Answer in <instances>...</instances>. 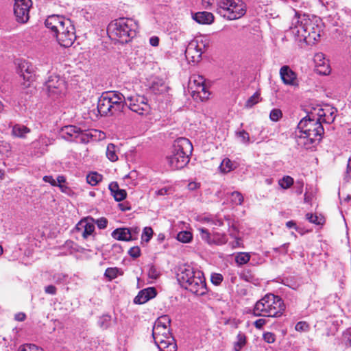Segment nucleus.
<instances>
[{
    "label": "nucleus",
    "mask_w": 351,
    "mask_h": 351,
    "mask_svg": "<svg viewBox=\"0 0 351 351\" xmlns=\"http://www.w3.org/2000/svg\"><path fill=\"white\" fill-rule=\"evenodd\" d=\"M282 117V112L281 110L278 108H274L271 110L269 114V118L272 121H278Z\"/></svg>",
    "instance_id": "nucleus-47"
},
{
    "label": "nucleus",
    "mask_w": 351,
    "mask_h": 351,
    "mask_svg": "<svg viewBox=\"0 0 351 351\" xmlns=\"http://www.w3.org/2000/svg\"><path fill=\"white\" fill-rule=\"evenodd\" d=\"M45 25L56 36L58 43L64 47H71L76 39L75 29L72 21L62 15L49 16Z\"/></svg>",
    "instance_id": "nucleus-2"
},
{
    "label": "nucleus",
    "mask_w": 351,
    "mask_h": 351,
    "mask_svg": "<svg viewBox=\"0 0 351 351\" xmlns=\"http://www.w3.org/2000/svg\"><path fill=\"white\" fill-rule=\"evenodd\" d=\"M153 230L150 227H145L143 230L142 240L148 242L152 237Z\"/></svg>",
    "instance_id": "nucleus-48"
},
{
    "label": "nucleus",
    "mask_w": 351,
    "mask_h": 351,
    "mask_svg": "<svg viewBox=\"0 0 351 351\" xmlns=\"http://www.w3.org/2000/svg\"><path fill=\"white\" fill-rule=\"evenodd\" d=\"M77 138V142H81L84 143H88L90 140L96 139L97 134H99V138H103L104 137V133L97 130H87V131H83L80 130Z\"/></svg>",
    "instance_id": "nucleus-25"
},
{
    "label": "nucleus",
    "mask_w": 351,
    "mask_h": 351,
    "mask_svg": "<svg viewBox=\"0 0 351 351\" xmlns=\"http://www.w3.org/2000/svg\"><path fill=\"white\" fill-rule=\"evenodd\" d=\"M171 319L168 315H163L157 319L155 322L153 330L152 337L160 338L161 335H169L170 332Z\"/></svg>",
    "instance_id": "nucleus-17"
},
{
    "label": "nucleus",
    "mask_w": 351,
    "mask_h": 351,
    "mask_svg": "<svg viewBox=\"0 0 351 351\" xmlns=\"http://www.w3.org/2000/svg\"><path fill=\"white\" fill-rule=\"evenodd\" d=\"M297 129L302 131L303 133L313 136L321 141L322 136L324 133V129L319 122V119H316L311 112L304 117L298 124Z\"/></svg>",
    "instance_id": "nucleus-8"
},
{
    "label": "nucleus",
    "mask_w": 351,
    "mask_h": 351,
    "mask_svg": "<svg viewBox=\"0 0 351 351\" xmlns=\"http://www.w3.org/2000/svg\"><path fill=\"white\" fill-rule=\"evenodd\" d=\"M237 341L234 343V350L240 351L246 343L245 336L243 333L240 332L237 335Z\"/></svg>",
    "instance_id": "nucleus-42"
},
{
    "label": "nucleus",
    "mask_w": 351,
    "mask_h": 351,
    "mask_svg": "<svg viewBox=\"0 0 351 351\" xmlns=\"http://www.w3.org/2000/svg\"><path fill=\"white\" fill-rule=\"evenodd\" d=\"M123 272H120V270L117 267H108L106 269L104 276L110 280L114 279L119 274H122Z\"/></svg>",
    "instance_id": "nucleus-38"
},
{
    "label": "nucleus",
    "mask_w": 351,
    "mask_h": 351,
    "mask_svg": "<svg viewBox=\"0 0 351 351\" xmlns=\"http://www.w3.org/2000/svg\"><path fill=\"white\" fill-rule=\"evenodd\" d=\"M95 223L99 229H104L107 226L108 220L105 217H101L97 220H95Z\"/></svg>",
    "instance_id": "nucleus-53"
},
{
    "label": "nucleus",
    "mask_w": 351,
    "mask_h": 351,
    "mask_svg": "<svg viewBox=\"0 0 351 351\" xmlns=\"http://www.w3.org/2000/svg\"><path fill=\"white\" fill-rule=\"evenodd\" d=\"M343 340L347 346H351V330L347 331L343 334Z\"/></svg>",
    "instance_id": "nucleus-59"
},
{
    "label": "nucleus",
    "mask_w": 351,
    "mask_h": 351,
    "mask_svg": "<svg viewBox=\"0 0 351 351\" xmlns=\"http://www.w3.org/2000/svg\"><path fill=\"white\" fill-rule=\"evenodd\" d=\"M33 67L29 65L27 62H23L19 66L20 76L22 77L25 81L30 82L33 80Z\"/></svg>",
    "instance_id": "nucleus-31"
},
{
    "label": "nucleus",
    "mask_w": 351,
    "mask_h": 351,
    "mask_svg": "<svg viewBox=\"0 0 351 351\" xmlns=\"http://www.w3.org/2000/svg\"><path fill=\"white\" fill-rule=\"evenodd\" d=\"M223 276L218 273H213L211 274L210 280L215 285H219L223 281Z\"/></svg>",
    "instance_id": "nucleus-50"
},
{
    "label": "nucleus",
    "mask_w": 351,
    "mask_h": 351,
    "mask_svg": "<svg viewBox=\"0 0 351 351\" xmlns=\"http://www.w3.org/2000/svg\"><path fill=\"white\" fill-rule=\"evenodd\" d=\"M14 14L16 21L21 23H27L29 20V9L32 7L31 0H14Z\"/></svg>",
    "instance_id": "nucleus-14"
},
{
    "label": "nucleus",
    "mask_w": 351,
    "mask_h": 351,
    "mask_svg": "<svg viewBox=\"0 0 351 351\" xmlns=\"http://www.w3.org/2000/svg\"><path fill=\"white\" fill-rule=\"evenodd\" d=\"M156 290L154 287H148L140 291L138 295L134 298L135 304H143L156 295Z\"/></svg>",
    "instance_id": "nucleus-23"
},
{
    "label": "nucleus",
    "mask_w": 351,
    "mask_h": 351,
    "mask_svg": "<svg viewBox=\"0 0 351 351\" xmlns=\"http://www.w3.org/2000/svg\"><path fill=\"white\" fill-rule=\"evenodd\" d=\"M149 44L153 47H157L159 45V38L158 36H152L149 38Z\"/></svg>",
    "instance_id": "nucleus-62"
},
{
    "label": "nucleus",
    "mask_w": 351,
    "mask_h": 351,
    "mask_svg": "<svg viewBox=\"0 0 351 351\" xmlns=\"http://www.w3.org/2000/svg\"><path fill=\"white\" fill-rule=\"evenodd\" d=\"M138 25L131 18H119L112 21L108 26V32L119 43H127L136 35Z\"/></svg>",
    "instance_id": "nucleus-6"
},
{
    "label": "nucleus",
    "mask_w": 351,
    "mask_h": 351,
    "mask_svg": "<svg viewBox=\"0 0 351 351\" xmlns=\"http://www.w3.org/2000/svg\"><path fill=\"white\" fill-rule=\"evenodd\" d=\"M350 178H351V158H350L348 161L346 175L345 179L346 180V181H348Z\"/></svg>",
    "instance_id": "nucleus-61"
},
{
    "label": "nucleus",
    "mask_w": 351,
    "mask_h": 351,
    "mask_svg": "<svg viewBox=\"0 0 351 351\" xmlns=\"http://www.w3.org/2000/svg\"><path fill=\"white\" fill-rule=\"evenodd\" d=\"M45 86L48 95L52 97H56L63 94L66 90L64 80L56 75L49 76Z\"/></svg>",
    "instance_id": "nucleus-13"
},
{
    "label": "nucleus",
    "mask_w": 351,
    "mask_h": 351,
    "mask_svg": "<svg viewBox=\"0 0 351 351\" xmlns=\"http://www.w3.org/2000/svg\"><path fill=\"white\" fill-rule=\"evenodd\" d=\"M193 19L199 24H211L214 21L213 14L206 11L195 13Z\"/></svg>",
    "instance_id": "nucleus-30"
},
{
    "label": "nucleus",
    "mask_w": 351,
    "mask_h": 351,
    "mask_svg": "<svg viewBox=\"0 0 351 351\" xmlns=\"http://www.w3.org/2000/svg\"><path fill=\"white\" fill-rule=\"evenodd\" d=\"M250 259V256L248 253L240 252L235 257V261L239 265L246 264Z\"/></svg>",
    "instance_id": "nucleus-41"
},
{
    "label": "nucleus",
    "mask_w": 351,
    "mask_h": 351,
    "mask_svg": "<svg viewBox=\"0 0 351 351\" xmlns=\"http://www.w3.org/2000/svg\"><path fill=\"white\" fill-rule=\"evenodd\" d=\"M201 238L210 245H221L227 243L228 238L225 234L215 232L210 234L204 228H199Z\"/></svg>",
    "instance_id": "nucleus-16"
},
{
    "label": "nucleus",
    "mask_w": 351,
    "mask_h": 351,
    "mask_svg": "<svg viewBox=\"0 0 351 351\" xmlns=\"http://www.w3.org/2000/svg\"><path fill=\"white\" fill-rule=\"evenodd\" d=\"M107 92L103 93L97 102V110L101 116L113 115Z\"/></svg>",
    "instance_id": "nucleus-22"
},
{
    "label": "nucleus",
    "mask_w": 351,
    "mask_h": 351,
    "mask_svg": "<svg viewBox=\"0 0 351 351\" xmlns=\"http://www.w3.org/2000/svg\"><path fill=\"white\" fill-rule=\"evenodd\" d=\"M43 180L45 182H48L51 184V186H57V182L53 179V178L51 176H45L43 177Z\"/></svg>",
    "instance_id": "nucleus-57"
},
{
    "label": "nucleus",
    "mask_w": 351,
    "mask_h": 351,
    "mask_svg": "<svg viewBox=\"0 0 351 351\" xmlns=\"http://www.w3.org/2000/svg\"><path fill=\"white\" fill-rule=\"evenodd\" d=\"M111 317L108 315H103L98 321L99 326L103 329L108 328L110 325Z\"/></svg>",
    "instance_id": "nucleus-44"
},
{
    "label": "nucleus",
    "mask_w": 351,
    "mask_h": 351,
    "mask_svg": "<svg viewBox=\"0 0 351 351\" xmlns=\"http://www.w3.org/2000/svg\"><path fill=\"white\" fill-rule=\"evenodd\" d=\"M234 168V163L228 158H224L219 166L220 171L223 173H228Z\"/></svg>",
    "instance_id": "nucleus-34"
},
{
    "label": "nucleus",
    "mask_w": 351,
    "mask_h": 351,
    "mask_svg": "<svg viewBox=\"0 0 351 351\" xmlns=\"http://www.w3.org/2000/svg\"><path fill=\"white\" fill-rule=\"evenodd\" d=\"M56 291H57V289L53 285H48V286L45 287V292L47 294L56 295Z\"/></svg>",
    "instance_id": "nucleus-56"
},
{
    "label": "nucleus",
    "mask_w": 351,
    "mask_h": 351,
    "mask_svg": "<svg viewBox=\"0 0 351 351\" xmlns=\"http://www.w3.org/2000/svg\"><path fill=\"white\" fill-rule=\"evenodd\" d=\"M294 183L293 178L289 176H285L278 180V184L283 189L290 188Z\"/></svg>",
    "instance_id": "nucleus-37"
},
{
    "label": "nucleus",
    "mask_w": 351,
    "mask_h": 351,
    "mask_svg": "<svg viewBox=\"0 0 351 351\" xmlns=\"http://www.w3.org/2000/svg\"><path fill=\"white\" fill-rule=\"evenodd\" d=\"M80 128L75 125H66L62 128L61 135L63 138L69 141H77Z\"/></svg>",
    "instance_id": "nucleus-26"
},
{
    "label": "nucleus",
    "mask_w": 351,
    "mask_h": 351,
    "mask_svg": "<svg viewBox=\"0 0 351 351\" xmlns=\"http://www.w3.org/2000/svg\"><path fill=\"white\" fill-rule=\"evenodd\" d=\"M235 135L240 140L241 143L245 145H249L254 141V139L252 140L249 133L244 130L236 131Z\"/></svg>",
    "instance_id": "nucleus-33"
},
{
    "label": "nucleus",
    "mask_w": 351,
    "mask_h": 351,
    "mask_svg": "<svg viewBox=\"0 0 351 351\" xmlns=\"http://www.w3.org/2000/svg\"><path fill=\"white\" fill-rule=\"evenodd\" d=\"M192 151L193 145L189 139L178 138L166 156L168 165L173 170L182 169L189 163Z\"/></svg>",
    "instance_id": "nucleus-4"
},
{
    "label": "nucleus",
    "mask_w": 351,
    "mask_h": 351,
    "mask_svg": "<svg viewBox=\"0 0 351 351\" xmlns=\"http://www.w3.org/2000/svg\"><path fill=\"white\" fill-rule=\"evenodd\" d=\"M315 63L316 71L322 75H328L330 72V69L328 64V61L325 59L324 55L322 53H317L314 57Z\"/></svg>",
    "instance_id": "nucleus-24"
},
{
    "label": "nucleus",
    "mask_w": 351,
    "mask_h": 351,
    "mask_svg": "<svg viewBox=\"0 0 351 351\" xmlns=\"http://www.w3.org/2000/svg\"><path fill=\"white\" fill-rule=\"evenodd\" d=\"M295 138L298 146L308 149L315 147L320 141L310 136L309 134H304L302 131L296 129Z\"/></svg>",
    "instance_id": "nucleus-20"
},
{
    "label": "nucleus",
    "mask_w": 351,
    "mask_h": 351,
    "mask_svg": "<svg viewBox=\"0 0 351 351\" xmlns=\"http://www.w3.org/2000/svg\"><path fill=\"white\" fill-rule=\"evenodd\" d=\"M306 219L311 223L316 224V225H321L323 224L324 222V219L322 217H319L316 215H313L312 213H307L306 215Z\"/></svg>",
    "instance_id": "nucleus-40"
},
{
    "label": "nucleus",
    "mask_w": 351,
    "mask_h": 351,
    "mask_svg": "<svg viewBox=\"0 0 351 351\" xmlns=\"http://www.w3.org/2000/svg\"><path fill=\"white\" fill-rule=\"evenodd\" d=\"M263 339L269 343H274L276 340L275 335L270 332H267L263 334Z\"/></svg>",
    "instance_id": "nucleus-54"
},
{
    "label": "nucleus",
    "mask_w": 351,
    "mask_h": 351,
    "mask_svg": "<svg viewBox=\"0 0 351 351\" xmlns=\"http://www.w3.org/2000/svg\"><path fill=\"white\" fill-rule=\"evenodd\" d=\"M160 276V272L154 265H151L148 271V276L152 279H157Z\"/></svg>",
    "instance_id": "nucleus-49"
},
{
    "label": "nucleus",
    "mask_w": 351,
    "mask_h": 351,
    "mask_svg": "<svg viewBox=\"0 0 351 351\" xmlns=\"http://www.w3.org/2000/svg\"><path fill=\"white\" fill-rule=\"evenodd\" d=\"M31 130L22 124H15L12 128V135L14 137L25 138L27 134L30 133Z\"/></svg>",
    "instance_id": "nucleus-32"
},
{
    "label": "nucleus",
    "mask_w": 351,
    "mask_h": 351,
    "mask_svg": "<svg viewBox=\"0 0 351 351\" xmlns=\"http://www.w3.org/2000/svg\"><path fill=\"white\" fill-rule=\"evenodd\" d=\"M289 245V243H284L278 247L274 248V251L277 253H281V254H285L287 253V249H288Z\"/></svg>",
    "instance_id": "nucleus-55"
},
{
    "label": "nucleus",
    "mask_w": 351,
    "mask_h": 351,
    "mask_svg": "<svg viewBox=\"0 0 351 351\" xmlns=\"http://www.w3.org/2000/svg\"><path fill=\"white\" fill-rule=\"evenodd\" d=\"M106 156L112 162H115L118 160V156L116 153V147L114 144H108L106 149Z\"/></svg>",
    "instance_id": "nucleus-36"
},
{
    "label": "nucleus",
    "mask_w": 351,
    "mask_h": 351,
    "mask_svg": "<svg viewBox=\"0 0 351 351\" xmlns=\"http://www.w3.org/2000/svg\"><path fill=\"white\" fill-rule=\"evenodd\" d=\"M154 343L159 351H176L177 345L171 332L169 335H161L160 338L154 337Z\"/></svg>",
    "instance_id": "nucleus-18"
},
{
    "label": "nucleus",
    "mask_w": 351,
    "mask_h": 351,
    "mask_svg": "<svg viewBox=\"0 0 351 351\" xmlns=\"http://www.w3.org/2000/svg\"><path fill=\"white\" fill-rule=\"evenodd\" d=\"M177 280L182 287L197 295H204L208 291L203 272L189 265L180 267Z\"/></svg>",
    "instance_id": "nucleus-3"
},
{
    "label": "nucleus",
    "mask_w": 351,
    "mask_h": 351,
    "mask_svg": "<svg viewBox=\"0 0 351 351\" xmlns=\"http://www.w3.org/2000/svg\"><path fill=\"white\" fill-rule=\"evenodd\" d=\"M18 351H44V350L34 344L27 343L21 346Z\"/></svg>",
    "instance_id": "nucleus-45"
},
{
    "label": "nucleus",
    "mask_w": 351,
    "mask_h": 351,
    "mask_svg": "<svg viewBox=\"0 0 351 351\" xmlns=\"http://www.w3.org/2000/svg\"><path fill=\"white\" fill-rule=\"evenodd\" d=\"M295 329L299 332H306L309 329V325L307 322L301 321L296 324Z\"/></svg>",
    "instance_id": "nucleus-51"
},
{
    "label": "nucleus",
    "mask_w": 351,
    "mask_h": 351,
    "mask_svg": "<svg viewBox=\"0 0 351 351\" xmlns=\"http://www.w3.org/2000/svg\"><path fill=\"white\" fill-rule=\"evenodd\" d=\"M286 226L288 228H294L295 230L298 231V227L297 226L295 222L294 221H289L286 223Z\"/></svg>",
    "instance_id": "nucleus-64"
},
{
    "label": "nucleus",
    "mask_w": 351,
    "mask_h": 351,
    "mask_svg": "<svg viewBox=\"0 0 351 351\" xmlns=\"http://www.w3.org/2000/svg\"><path fill=\"white\" fill-rule=\"evenodd\" d=\"M101 180L102 176L97 172H91L86 176V181L91 186H96Z\"/></svg>",
    "instance_id": "nucleus-35"
},
{
    "label": "nucleus",
    "mask_w": 351,
    "mask_h": 351,
    "mask_svg": "<svg viewBox=\"0 0 351 351\" xmlns=\"http://www.w3.org/2000/svg\"><path fill=\"white\" fill-rule=\"evenodd\" d=\"M280 75L285 85L293 87L299 86L297 74L289 66H283L280 68Z\"/></svg>",
    "instance_id": "nucleus-21"
},
{
    "label": "nucleus",
    "mask_w": 351,
    "mask_h": 351,
    "mask_svg": "<svg viewBox=\"0 0 351 351\" xmlns=\"http://www.w3.org/2000/svg\"><path fill=\"white\" fill-rule=\"evenodd\" d=\"M125 106L130 110L140 114H147L150 110L149 104L147 102V99L140 95H130L125 93Z\"/></svg>",
    "instance_id": "nucleus-10"
},
{
    "label": "nucleus",
    "mask_w": 351,
    "mask_h": 351,
    "mask_svg": "<svg viewBox=\"0 0 351 351\" xmlns=\"http://www.w3.org/2000/svg\"><path fill=\"white\" fill-rule=\"evenodd\" d=\"M231 201L236 205H241L243 202V197L240 192L234 191L231 193Z\"/></svg>",
    "instance_id": "nucleus-46"
},
{
    "label": "nucleus",
    "mask_w": 351,
    "mask_h": 351,
    "mask_svg": "<svg viewBox=\"0 0 351 351\" xmlns=\"http://www.w3.org/2000/svg\"><path fill=\"white\" fill-rule=\"evenodd\" d=\"M125 92L122 90V93L118 91H108L107 94L110 98V104L112 108L113 115L123 111L125 106Z\"/></svg>",
    "instance_id": "nucleus-15"
},
{
    "label": "nucleus",
    "mask_w": 351,
    "mask_h": 351,
    "mask_svg": "<svg viewBox=\"0 0 351 351\" xmlns=\"http://www.w3.org/2000/svg\"><path fill=\"white\" fill-rule=\"evenodd\" d=\"M112 237L119 241H129L135 239L131 236V230L127 228H117L112 232Z\"/></svg>",
    "instance_id": "nucleus-28"
},
{
    "label": "nucleus",
    "mask_w": 351,
    "mask_h": 351,
    "mask_svg": "<svg viewBox=\"0 0 351 351\" xmlns=\"http://www.w3.org/2000/svg\"><path fill=\"white\" fill-rule=\"evenodd\" d=\"M109 189L112 195L117 202H121L126 197V191L124 189H119V186L116 182H112L109 184Z\"/></svg>",
    "instance_id": "nucleus-29"
},
{
    "label": "nucleus",
    "mask_w": 351,
    "mask_h": 351,
    "mask_svg": "<svg viewBox=\"0 0 351 351\" xmlns=\"http://www.w3.org/2000/svg\"><path fill=\"white\" fill-rule=\"evenodd\" d=\"M217 12L223 18L235 20L245 15L246 7L242 0H221L218 3Z\"/></svg>",
    "instance_id": "nucleus-7"
},
{
    "label": "nucleus",
    "mask_w": 351,
    "mask_h": 351,
    "mask_svg": "<svg viewBox=\"0 0 351 351\" xmlns=\"http://www.w3.org/2000/svg\"><path fill=\"white\" fill-rule=\"evenodd\" d=\"M189 88L193 99L204 101L209 97L210 93L205 85V80L203 76L193 75L189 82Z\"/></svg>",
    "instance_id": "nucleus-9"
},
{
    "label": "nucleus",
    "mask_w": 351,
    "mask_h": 351,
    "mask_svg": "<svg viewBox=\"0 0 351 351\" xmlns=\"http://www.w3.org/2000/svg\"><path fill=\"white\" fill-rule=\"evenodd\" d=\"M129 255L134 258H136L141 256V250L140 247L138 246H134L131 247L128 251Z\"/></svg>",
    "instance_id": "nucleus-52"
},
{
    "label": "nucleus",
    "mask_w": 351,
    "mask_h": 351,
    "mask_svg": "<svg viewBox=\"0 0 351 351\" xmlns=\"http://www.w3.org/2000/svg\"><path fill=\"white\" fill-rule=\"evenodd\" d=\"M313 21L308 15L296 12L292 20L290 30L295 39L304 42L308 45H314L320 38L321 27Z\"/></svg>",
    "instance_id": "nucleus-1"
},
{
    "label": "nucleus",
    "mask_w": 351,
    "mask_h": 351,
    "mask_svg": "<svg viewBox=\"0 0 351 351\" xmlns=\"http://www.w3.org/2000/svg\"><path fill=\"white\" fill-rule=\"evenodd\" d=\"M285 309V306L280 297L267 293L256 302L252 313L256 317H278L282 315Z\"/></svg>",
    "instance_id": "nucleus-5"
},
{
    "label": "nucleus",
    "mask_w": 351,
    "mask_h": 351,
    "mask_svg": "<svg viewBox=\"0 0 351 351\" xmlns=\"http://www.w3.org/2000/svg\"><path fill=\"white\" fill-rule=\"evenodd\" d=\"M260 101V94L256 92L252 96L246 101L245 106L246 108H252L253 106L258 103Z\"/></svg>",
    "instance_id": "nucleus-43"
},
{
    "label": "nucleus",
    "mask_w": 351,
    "mask_h": 351,
    "mask_svg": "<svg viewBox=\"0 0 351 351\" xmlns=\"http://www.w3.org/2000/svg\"><path fill=\"white\" fill-rule=\"evenodd\" d=\"M200 184L199 183L195 182H191L188 184V189L190 191H195L197 189L199 188Z\"/></svg>",
    "instance_id": "nucleus-63"
},
{
    "label": "nucleus",
    "mask_w": 351,
    "mask_h": 351,
    "mask_svg": "<svg viewBox=\"0 0 351 351\" xmlns=\"http://www.w3.org/2000/svg\"><path fill=\"white\" fill-rule=\"evenodd\" d=\"M167 86L162 78L153 77L149 84V89L155 95L165 93L167 90Z\"/></svg>",
    "instance_id": "nucleus-27"
},
{
    "label": "nucleus",
    "mask_w": 351,
    "mask_h": 351,
    "mask_svg": "<svg viewBox=\"0 0 351 351\" xmlns=\"http://www.w3.org/2000/svg\"><path fill=\"white\" fill-rule=\"evenodd\" d=\"M303 186H304V183L302 181H297L296 183H295V188H296V193L298 195H300L303 192Z\"/></svg>",
    "instance_id": "nucleus-58"
},
{
    "label": "nucleus",
    "mask_w": 351,
    "mask_h": 351,
    "mask_svg": "<svg viewBox=\"0 0 351 351\" xmlns=\"http://www.w3.org/2000/svg\"><path fill=\"white\" fill-rule=\"evenodd\" d=\"M192 234L188 231H182L177 235V239L182 243H189L191 241Z\"/></svg>",
    "instance_id": "nucleus-39"
},
{
    "label": "nucleus",
    "mask_w": 351,
    "mask_h": 351,
    "mask_svg": "<svg viewBox=\"0 0 351 351\" xmlns=\"http://www.w3.org/2000/svg\"><path fill=\"white\" fill-rule=\"evenodd\" d=\"M313 116H315L316 119H319V122L330 124L333 123L335 119L337 110L335 108L330 105L317 106L313 108L310 112Z\"/></svg>",
    "instance_id": "nucleus-12"
},
{
    "label": "nucleus",
    "mask_w": 351,
    "mask_h": 351,
    "mask_svg": "<svg viewBox=\"0 0 351 351\" xmlns=\"http://www.w3.org/2000/svg\"><path fill=\"white\" fill-rule=\"evenodd\" d=\"M266 324V319H258L256 320L254 323V326L258 328L261 329L263 328V326Z\"/></svg>",
    "instance_id": "nucleus-60"
},
{
    "label": "nucleus",
    "mask_w": 351,
    "mask_h": 351,
    "mask_svg": "<svg viewBox=\"0 0 351 351\" xmlns=\"http://www.w3.org/2000/svg\"><path fill=\"white\" fill-rule=\"evenodd\" d=\"M95 228V219L93 217L82 219L75 226L76 232L80 233L84 239L93 235Z\"/></svg>",
    "instance_id": "nucleus-19"
},
{
    "label": "nucleus",
    "mask_w": 351,
    "mask_h": 351,
    "mask_svg": "<svg viewBox=\"0 0 351 351\" xmlns=\"http://www.w3.org/2000/svg\"><path fill=\"white\" fill-rule=\"evenodd\" d=\"M208 44V41L206 40L204 42L202 38L191 40L185 50V56L187 60L193 63L198 62L202 58L204 49L206 47Z\"/></svg>",
    "instance_id": "nucleus-11"
}]
</instances>
